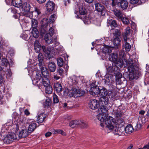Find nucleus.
Wrapping results in <instances>:
<instances>
[{"label":"nucleus","mask_w":149,"mask_h":149,"mask_svg":"<svg viewBox=\"0 0 149 149\" xmlns=\"http://www.w3.org/2000/svg\"><path fill=\"white\" fill-rule=\"evenodd\" d=\"M21 124H23L21 122H15L14 123H13L12 120H10L3 125L1 131L5 133L10 131L12 132H16L18 131L19 126Z\"/></svg>","instance_id":"f257e3e1"},{"label":"nucleus","mask_w":149,"mask_h":149,"mask_svg":"<svg viewBox=\"0 0 149 149\" xmlns=\"http://www.w3.org/2000/svg\"><path fill=\"white\" fill-rule=\"evenodd\" d=\"M47 76H42L40 74H36L35 78L32 79L33 84L37 85L42 91L44 87L49 84L50 81Z\"/></svg>","instance_id":"f03ea898"},{"label":"nucleus","mask_w":149,"mask_h":149,"mask_svg":"<svg viewBox=\"0 0 149 149\" xmlns=\"http://www.w3.org/2000/svg\"><path fill=\"white\" fill-rule=\"evenodd\" d=\"M1 64L2 66H4L5 67H6L7 68L6 71L3 70L1 71V74L3 75L6 74L7 78L10 77L12 74V73L10 69V65L7 59L5 58H3L1 59ZM5 69L6 70V69L5 68Z\"/></svg>","instance_id":"7ed1b4c3"},{"label":"nucleus","mask_w":149,"mask_h":149,"mask_svg":"<svg viewBox=\"0 0 149 149\" xmlns=\"http://www.w3.org/2000/svg\"><path fill=\"white\" fill-rule=\"evenodd\" d=\"M8 134L4 136L3 140L4 143L9 144L11 143L15 140L17 139V135L14 132H8Z\"/></svg>","instance_id":"20e7f679"},{"label":"nucleus","mask_w":149,"mask_h":149,"mask_svg":"<svg viewBox=\"0 0 149 149\" xmlns=\"http://www.w3.org/2000/svg\"><path fill=\"white\" fill-rule=\"evenodd\" d=\"M109 59L110 61L114 63L116 66L120 67L123 66V61L121 59H119L118 60L117 53H113L109 54Z\"/></svg>","instance_id":"39448f33"},{"label":"nucleus","mask_w":149,"mask_h":149,"mask_svg":"<svg viewBox=\"0 0 149 149\" xmlns=\"http://www.w3.org/2000/svg\"><path fill=\"white\" fill-rule=\"evenodd\" d=\"M105 123L107 128L109 130H111L114 128V125H115L116 122L113 118L110 116H107L106 118Z\"/></svg>","instance_id":"423d86ee"},{"label":"nucleus","mask_w":149,"mask_h":149,"mask_svg":"<svg viewBox=\"0 0 149 149\" xmlns=\"http://www.w3.org/2000/svg\"><path fill=\"white\" fill-rule=\"evenodd\" d=\"M52 35L49 34L48 33L46 34L45 36L44 39L46 42L48 44L54 43V47H55L58 45L59 43L57 41L56 37H55L54 39L52 37Z\"/></svg>","instance_id":"0eeeda50"},{"label":"nucleus","mask_w":149,"mask_h":149,"mask_svg":"<svg viewBox=\"0 0 149 149\" xmlns=\"http://www.w3.org/2000/svg\"><path fill=\"white\" fill-rule=\"evenodd\" d=\"M99 95L102 97H105L108 96H109V97H112L113 96L112 91H109L107 89L104 87L100 89Z\"/></svg>","instance_id":"6e6552de"},{"label":"nucleus","mask_w":149,"mask_h":149,"mask_svg":"<svg viewBox=\"0 0 149 149\" xmlns=\"http://www.w3.org/2000/svg\"><path fill=\"white\" fill-rule=\"evenodd\" d=\"M69 95L71 97H77L81 96L82 94L79 89L72 88L69 92Z\"/></svg>","instance_id":"1a4fd4ad"},{"label":"nucleus","mask_w":149,"mask_h":149,"mask_svg":"<svg viewBox=\"0 0 149 149\" xmlns=\"http://www.w3.org/2000/svg\"><path fill=\"white\" fill-rule=\"evenodd\" d=\"M48 19L47 18L43 19L40 22L42 26V31L43 33H45L48 30Z\"/></svg>","instance_id":"9d476101"},{"label":"nucleus","mask_w":149,"mask_h":149,"mask_svg":"<svg viewBox=\"0 0 149 149\" xmlns=\"http://www.w3.org/2000/svg\"><path fill=\"white\" fill-rule=\"evenodd\" d=\"M89 107L92 110L97 109L100 106L99 101L96 99H91L88 103Z\"/></svg>","instance_id":"9b49d317"},{"label":"nucleus","mask_w":149,"mask_h":149,"mask_svg":"<svg viewBox=\"0 0 149 149\" xmlns=\"http://www.w3.org/2000/svg\"><path fill=\"white\" fill-rule=\"evenodd\" d=\"M112 52V48L108 46H105L102 48V54L104 55V57H102V59L104 60L107 58L108 55Z\"/></svg>","instance_id":"f8f14e48"},{"label":"nucleus","mask_w":149,"mask_h":149,"mask_svg":"<svg viewBox=\"0 0 149 149\" xmlns=\"http://www.w3.org/2000/svg\"><path fill=\"white\" fill-rule=\"evenodd\" d=\"M82 125L83 127H87L86 124L83 120H73L71 121L69 123V126L72 128H74L78 125Z\"/></svg>","instance_id":"ddd939ff"},{"label":"nucleus","mask_w":149,"mask_h":149,"mask_svg":"<svg viewBox=\"0 0 149 149\" xmlns=\"http://www.w3.org/2000/svg\"><path fill=\"white\" fill-rule=\"evenodd\" d=\"M79 13L81 15H84L86 14L87 11L86 9L82 6L81 5L80 6L78 7V8H77V9H76L74 12L75 13L77 14V15L75 17L77 18H81L77 14V13Z\"/></svg>","instance_id":"4468645a"},{"label":"nucleus","mask_w":149,"mask_h":149,"mask_svg":"<svg viewBox=\"0 0 149 149\" xmlns=\"http://www.w3.org/2000/svg\"><path fill=\"white\" fill-rule=\"evenodd\" d=\"M116 32H117V33L116 34V33H115V35H116L117 37L114 39L113 42L114 46L118 47L119 45L120 42V38L118 36H120V33L119 31L118 30H115V33Z\"/></svg>","instance_id":"2eb2a0df"},{"label":"nucleus","mask_w":149,"mask_h":149,"mask_svg":"<svg viewBox=\"0 0 149 149\" xmlns=\"http://www.w3.org/2000/svg\"><path fill=\"white\" fill-rule=\"evenodd\" d=\"M126 62V65L127 66L128 70L129 72H134L135 70L134 65L133 63L132 60L130 59L129 60Z\"/></svg>","instance_id":"dca6fc26"},{"label":"nucleus","mask_w":149,"mask_h":149,"mask_svg":"<svg viewBox=\"0 0 149 149\" xmlns=\"http://www.w3.org/2000/svg\"><path fill=\"white\" fill-rule=\"evenodd\" d=\"M29 132L27 131L25 127H23L19 132L18 135L19 138H24L27 137L28 134Z\"/></svg>","instance_id":"f3484780"},{"label":"nucleus","mask_w":149,"mask_h":149,"mask_svg":"<svg viewBox=\"0 0 149 149\" xmlns=\"http://www.w3.org/2000/svg\"><path fill=\"white\" fill-rule=\"evenodd\" d=\"M18 15H19V23L20 24L22 25L24 24V23L26 22L27 21L26 20V16L25 15V13H24L23 14H22V12L20 11L19 12L18 10H17Z\"/></svg>","instance_id":"a211bd4d"},{"label":"nucleus","mask_w":149,"mask_h":149,"mask_svg":"<svg viewBox=\"0 0 149 149\" xmlns=\"http://www.w3.org/2000/svg\"><path fill=\"white\" fill-rule=\"evenodd\" d=\"M146 119L145 117L143 116H140L138 118V120L137 122L136 127L138 129H140L143 123L146 122Z\"/></svg>","instance_id":"6ab92c4d"},{"label":"nucleus","mask_w":149,"mask_h":149,"mask_svg":"<svg viewBox=\"0 0 149 149\" xmlns=\"http://www.w3.org/2000/svg\"><path fill=\"white\" fill-rule=\"evenodd\" d=\"M30 8V6L29 3L26 2L22 4L19 8L20 11L22 12V14H23L24 13H25L26 11H29Z\"/></svg>","instance_id":"aec40b11"},{"label":"nucleus","mask_w":149,"mask_h":149,"mask_svg":"<svg viewBox=\"0 0 149 149\" xmlns=\"http://www.w3.org/2000/svg\"><path fill=\"white\" fill-rule=\"evenodd\" d=\"M54 3L52 1H48L45 6L47 11L48 12L52 11L54 8Z\"/></svg>","instance_id":"412c9836"},{"label":"nucleus","mask_w":149,"mask_h":149,"mask_svg":"<svg viewBox=\"0 0 149 149\" xmlns=\"http://www.w3.org/2000/svg\"><path fill=\"white\" fill-rule=\"evenodd\" d=\"M41 71L42 76H48L49 73L48 70L46 67L44 65V64L39 65Z\"/></svg>","instance_id":"4be33fe9"},{"label":"nucleus","mask_w":149,"mask_h":149,"mask_svg":"<svg viewBox=\"0 0 149 149\" xmlns=\"http://www.w3.org/2000/svg\"><path fill=\"white\" fill-rule=\"evenodd\" d=\"M100 88L97 86L91 87L90 89V92L92 95H99Z\"/></svg>","instance_id":"5701e85b"},{"label":"nucleus","mask_w":149,"mask_h":149,"mask_svg":"<svg viewBox=\"0 0 149 149\" xmlns=\"http://www.w3.org/2000/svg\"><path fill=\"white\" fill-rule=\"evenodd\" d=\"M131 31V30L129 27H127L125 29V32L123 34V39L125 41H127V36L130 34Z\"/></svg>","instance_id":"b1692460"},{"label":"nucleus","mask_w":149,"mask_h":149,"mask_svg":"<svg viewBox=\"0 0 149 149\" xmlns=\"http://www.w3.org/2000/svg\"><path fill=\"white\" fill-rule=\"evenodd\" d=\"M46 116L44 113H38L37 118V122L38 123H42L44 120Z\"/></svg>","instance_id":"393cba45"},{"label":"nucleus","mask_w":149,"mask_h":149,"mask_svg":"<svg viewBox=\"0 0 149 149\" xmlns=\"http://www.w3.org/2000/svg\"><path fill=\"white\" fill-rule=\"evenodd\" d=\"M117 2H119V5H117L120 6L123 10L126 9L128 7V3L127 1L123 0Z\"/></svg>","instance_id":"a878e982"},{"label":"nucleus","mask_w":149,"mask_h":149,"mask_svg":"<svg viewBox=\"0 0 149 149\" xmlns=\"http://www.w3.org/2000/svg\"><path fill=\"white\" fill-rule=\"evenodd\" d=\"M95 5L96 10L98 12H100L101 14H102V13L105 11L104 6L99 3H96Z\"/></svg>","instance_id":"bb28decb"},{"label":"nucleus","mask_w":149,"mask_h":149,"mask_svg":"<svg viewBox=\"0 0 149 149\" xmlns=\"http://www.w3.org/2000/svg\"><path fill=\"white\" fill-rule=\"evenodd\" d=\"M34 48L36 53H39L41 49V46L38 41L36 40L34 43Z\"/></svg>","instance_id":"cd10ccee"},{"label":"nucleus","mask_w":149,"mask_h":149,"mask_svg":"<svg viewBox=\"0 0 149 149\" xmlns=\"http://www.w3.org/2000/svg\"><path fill=\"white\" fill-rule=\"evenodd\" d=\"M22 3L21 0H13L12 2L13 6L18 8L19 9L22 5Z\"/></svg>","instance_id":"c85d7f7f"},{"label":"nucleus","mask_w":149,"mask_h":149,"mask_svg":"<svg viewBox=\"0 0 149 149\" xmlns=\"http://www.w3.org/2000/svg\"><path fill=\"white\" fill-rule=\"evenodd\" d=\"M107 115L106 114L100 113L97 116V118L101 122H105L106 118Z\"/></svg>","instance_id":"c756f323"},{"label":"nucleus","mask_w":149,"mask_h":149,"mask_svg":"<svg viewBox=\"0 0 149 149\" xmlns=\"http://www.w3.org/2000/svg\"><path fill=\"white\" fill-rule=\"evenodd\" d=\"M48 67L49 70L52 72L55 71L56 69L55 64L53 62H50L48 64Z\"/></svg>","instance_id":"7c9ffc66"},{"label":"nucleus","mask_w":149,"mask_h":149,"mask_svg":"<svg viewBox=\"0 0 149 149\" xmlns=\"http://www.w3.org/2000/svg\"><path fill=\"white\" fill-rule=\"evenodd\" d=\"M104 82L106 84L108 85H111V84L114 83V82L111 79V78H109L108 75L105 76Z\"/></svg>","instance_id":"2f4dec72"},{"label":"nucleus","mask_w":149,"mask_h":149,"mask_svg":"<svg viewBox=\"0 0 149 149\" xmlns=\"http://www.w3.org/2000/svg\"><path fill=\"white\" fill-rule=\"evenodd\" d=\"M123 128L126 133H131L134 131L133 128L131 125H128L125 128L123 127Z\"/></svg>","instance_id":"473e14b6"},{"label":"nucleus","mask_w":149,"mask_h":149,"mask_svg":"<svg viewBox=\"0 0 149 149\" xmlns=\"http://www.w3.org/2000/svg\"><path fill=\"white\" fill-rule=\"evenodd\" d=\"M136 72V71L134 72H129V76L130 79L132 80L134 79H138V77Z\"/></svg>","instance_id":"72a5a7b5"},{"label":"nucleus","mask_w":149,"mask_h":149,"mask_svg":"<svg viewBox=\"0 0 149 149\" xmlns=\"http://www.w3.org/2000/svg\"><path fill=\"white\" fill-rule=\"evenodd\" d=\"M113 12L115 15L118 19H120L123 17V14L120 10H114Z\"/></svg>","instance_id":"f704fd0d"},{"label":"nucleus","mask_w":149,"mask_h":149,"mask_svg":"<svg viewBox=\"0 0 149 149\" xmlns=\"http://www.w3.org/2000/svg\"><path fill=\"white\" fill-rule=\"evenodd\" d=\"M36 124L35 123L30 124L29 126L28 131L30 133L33 132L36 127Z\"/></svg>","instance_id":"c9c22d12"},{"label":"nucleus","mask_w":149,"mask_h":149,"mask_svg":"<svg viewBox=\"0 0 149 149\" xmlns=\"http://www.w3.org/2000/svg\"><path fill=\"white\" fill-rule=\"evenodd\" d=\"M98 110L100 112H101L100 113L106 114L108 110V108L106 106L102 105L99 108Z\"/></svg>","instance_id":"e433bc0d"},{"label":"nucleus","mask_w":149,"mask_h":149,"mask_svg":"<svg viewBox=\"0 0 149 149\" xmlns=\"http://www.w3.org/2000/svg\"><path fill=\"white\" fill-rule=\"evenodd\" d=\"M51 101L50 99L47 98L43 102V104L45 108H47L49 107L51 105Z\"/></svg>","instance_id":"4c0bfd02"},{"label":"nucleus","mask_w":149,"mask_h":149,"mask_svg":"<svg viewBox=\"0 0 149 149\" xmlns=\"http://www.w3.org/2000/svg\"><path fill=\"white\" fill-rule=\"evenodd\" d=\"M54 88L56 91L58 93L60 92L62 90L61 84L58 82L54 84Z\"/></svg>","instance_id":"58836bf2"},{"label":"nucleus","mask_w":149,"mask_h":149,"mask_svg":"<svg viewBox=\"0 0 149 149\" xmlns=\"http://www.w3.org/2000/svg\"><path fill=\"white\" fill-rule=\"evenodd\" d=\"M45 88V93L47 94H50L52 91V87L50 85L44 87Z\"/></svg>","instance_id":"ea45409f"},{"label":"nucleus","mask_w":149,"mask_h":149,"mask_svg":"<svg viewBox=\"0 0 149 149\" xmlns=\"http://www.w3.org/2000/svg\"><path fill=\"white\" fill-rule=\"evenodd\" d=\"M31 33L33 36L35 38H38L39 36V32L37 28L32 29Z\"/></svg>","instance_id":"a19ab883"},{"label":"nucleus","mask_w":149,"mask_h":149,"mask_svg":"<svg viewBox=\"0 0 149 149\" xmlns=\"http://www.w3.org/2000/svg\"><path fill=\"white\" fill-rule=\"evenodd\" d=\"M38 22L36 19H33L31 20V26L33 29L37 28L38 27Z\"/></svg>","instance_id":"79ce46f5"},{"label":"nucleus","mask_w":149,"mask_h":149,"mask_svg":"<svg viewBox=\"0 0 149 149\" xmlns=\"http://www.w3.org/2000/svg\"><path fill=\"white\" fill-rule=\"evenodd\" d=\"M38 59L39 62V65L44 64L43 62V56L41 53H39L38 56Z\"/></svg>","instance_id":"37998d69"},{"label":"nucleus","mask_w":149,"mask_h":149,"mask_svg":"<svg viewBox=\"0 0 149 149\" xmlns=\"http://www.w3.org/2000/svg\"><path fill=\"white\" fill-rule=\"evenodd\" d=\"M49 34L53 36L55 34L56 36L57 31L56 30H55L52 27H50L49 30Z\"/></svg>","instance_id":"c03bdc74"},{"label":"nucleus","mask_w":149,"mask_h":149,"mask_svg":"<svg viewBox=\"0 0 149 149\" xmlns=\"http://www.w3.org/2000/svg\"><path fill=\"white\" fill-rule=\"evenodd\" d=\"M57 63L58 66H62L64 63V61L63 58L61 57L58 58L57 59Z\"/></svg>","instance_id":"a18cd8bd"},{"label":"nucleus","mask_w":149,"mask_h":149,"mask_svg":"<svg viewBox=\"0 0 149 149\" xmlns=\"http://www.w3.org/2000/svg\"><path fill=\"white\" fill-rule=\"evenodd\" d=\"M130 2L132 4H137L141 5L142 3V1L141 0H130Z\"/></svg>","instance_id":"49530a36"},{"label":"nucleus","mask_w":149,"mask_h":149,"mask_svg":"<svg viewBox=\"0 0 149 149\" xmlns=\"http://www.w3.org/2000/svg\"><path fill=\"white\" fill-rule=\"evenodd\" d=\"M120 19L124 24L128 25L130 23V21L127 17H123Z\"/></svg>","instance_id":"de8ad7c7"},{"label":"nucleus","mask_w":149,"mask_h":149,"mask_svg":"<svg viewBox=\"0 0 149 149\" xmlns=\"http://www.w3.org/2000/svg\"><path fill=\"white\" fill-rule=\"evenodd\" d=\"M33 13L34 14H36L35 15V17H37L38 15L41 14V12L39 9L36 8L34 11H33Z\"/></svg>","instance_id":"09e8293b"},{"label":"nucleus","mask_w":149,"mask_h":149,"mask_svg":"<svg viewBox=\"0 0 149 149\" xmlns=\"http://www.w3.org/2000/svg\"><path fill=\"white\" fill-rule=\"evenodd\" d=\"M25 16L26 17H28L30 18L31 19L33 16V12H30L29 10L28 11H26L25 12Z\"/></svg>","instance_id":"8fccbe9b"},{"label":"nucleus","mask_w":149,"mask_h":149,"mask_svg":"<svg viewBox=\"0 0 149 149\" xmlns=\"http://www.w3.org/2000/svg\"><path fill=\"white\" fill-rule=\"evenodd\" d=\"M58 133L61 134L62 135L65 136L66 135V133L63 130H56L54 131V134Z\"/></svg>","instance_id":"3c124183"},{"label":"nucleus","mask_w":149,"mask_h":149,"mask_svg":"<svg viewBox=\"0 0 149 149\" xmlns=\"http://www.w3.org/2000/svg\"><path fill=\"white\" fill-rule=\"evenodd\" d=\"M53 102L54 103H57L59 102V100L58 96L55 93H54L53 95Z\"/></svg>","instance_id":"603ef678"},{"label":"nucleus","mask_w":149,"mask_h":149,"mask_svg":"<svg viewBox=\"0 0 149 149\" xmlns=\"http://www.w3.org/2000/svg\"><path fill=\"white\" fill-rule=\"evenodd\" d=\"M56 14H53L51 15L49 18V21L51 22H54L56 18Z\"/></svg>","instance_id":"864d4df0"},{"label":"nucleus","mask_w":149,"mask_h":149,"mask_svg":"<svg viewBox=\"0 0 149 149\" xmlns=\"http://www.w3.org/2000/svg\"><path fill=\"white\" fill-rule=\"evenodd\" d=\"M83 20L84 23L86 24H89L91 22V21L89 18L86 17H84Z\"/></svg>","instance_id":"5fc2aeb1"},{"label":"nucleus","mask_w":149,"mask_h":149,"mask_svg":"<svg viewBox=\"0 0 149 149\" xmlns=\"http://www.w3.org/2000/svg\"><path fill=\"white\" fill-rule=\"evenodd\" d=\"M125 47L126 51H129L130 49L131 46L129 43L126 42L125 44Z\"/></svg>","instance_id":"6e6d98bb"},{"label":"nucleus","mask_w":149,"mask_h":149,"mask_svg":"<svg viewBox=\"0 0 149 149\" xmlns=\"http://www.w3.org/2000/svg\"><path fill=\"white\" fill-rule=\"evenodd\" d=\"M119 128H118L117 127H115V125H114V128L112 129V130H113L115 132H116V134H118L119 135H120L122 133L120 132V131L119 130H118Z\"/></svg>","instance_id":"4d7b16f0"},{"label":"nucleus","mask_w":149,"mask_h":149,"mask_svg":"<svg viewBox=\"0 0 149 149\" xmlns=\"http://www.w3.org/2000/svg\"><path fill=\"white\" fill-rule=\"evenodd\" d=\"M57 72L61 76H62L64 74V70H63L61 68H59L57 70Z\"/></svg>","instance_id":"13d9d810"},{"label":"nucleus","mask_w":149,"mask_h":149,"mask_svg":"<svg viewBox=\"0 0 149 149\" xmlns=\"http://www.w3.org/2000/svg\"><path fill=\"white\" fill-rule=\"evenodd\" d=\"M103 100V102H104V104L105 105H107L108 104L109 102V99L108 98L106 97H102Z\"/></svg>","instance_id":"bf43d9fd"},{"label":"nucleus","mask_w":149,"mask_h":149,"mask_svg":"<svg viewBox=\"0 0 149 149\" xmlns=\"http://www.w3.org/2000/svg\"><path fill=\"white\" fill-rule=\"evenodd\" d=\"M111 26L115 27L117 26L116 21L114 20H112L111 22Z\"/></svg>","instance_id":"052dcab7"},{"label":"nucleus","mask_w":149,"mask_h":149,"mask_svg":"<svg viewBox=\"0 0 149 149\" xmlns=\"http://www.w3.org/2000/svg\"><path fill=\"white\" fill-rule=\"evenodd\" d=\"M131 27L132 29H136V25L134 22H133L132 21H131Z\"/></svg>","instance_id":"680f3d73"},{"label":"nucleus","mask_w":149,"mask_h":149,"mask_svg":"<svg viewBox=\"0 0 149 149\" xmlns=\"http://www.w3.org/2000/svg\"><path fill=\"white\" fill-rule=\"evenodd\" d=\"M41 48H42L43 51L45 53H48L49 52V51H47V49L46 48V47L45 46H41Z\"/></svg>","instance_id":"e2e57ef3"},{"label":"nucleus","mask_w":149,"mask_h":149,"mask_svg":"<svg viewBox=\"0 0 149 149\" xmlns=\"http://www.w3.org/2000/svg\"><path fill=\"white\" fill-rule=\"evenodd\" d=\"M20 36L25 40H26L27 39V35L24 34L23 33L21 34Z\"/></svg>","instance_id":"0e129e2a"},{"label":"nucleus","mask_w":149,"mask_h":149,"mask_svg":"<svg viewBox=\"0 0 149 149\" xmlns=\"http://www.w3.org/2000/svg\"><path fill=\"white\" fill-rule=\"evenodd\" d=\"M115 116L116 117H120L121 116V113L119 112H116L115 113Z\"/></svg>","instance_id":"69168bd1"},{"label":"nucleus","mask_w":149,"mask_h":149,"mask_svg":"<svg viewBox=\"0 0 149 149\" xmlns=\"http://www.w3.org/2000/svg\"><path fill=\"white\" fill-rule=\"evenodd\" d=\"M54 78L56 80H58L59 79L60 77L59 76H58L57 74H54L53 75Z\"/></svg>","instance_id":"338daca9"},{"label":"nucleus","mask_w":149,"mask_h":149,"mask_svg":"<svg viewBox=\"0 0 149 149\" xmlns=\"http://www.w3.org/2000/svg\"><path fill=\"white\" fill-rule=\"evenodd\" d=\"M141 149H149V142L148 144L146 145Z\"/></svg>","instance_id":"774afa93"}]
</instances>
